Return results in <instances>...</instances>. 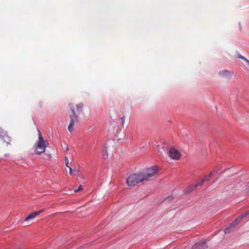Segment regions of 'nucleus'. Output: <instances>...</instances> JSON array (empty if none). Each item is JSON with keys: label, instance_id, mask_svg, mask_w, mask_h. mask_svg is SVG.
Segmentation results:
<instances>
[{"label": "nucleus", "instance_id": "4be33fe9", "mask_svg": "<svg viewBox=\"0 0 249 249\" xmlns=\"http://www.w3.org/2000/svg\"><path fill=\"white\" fill-rule=\"evenodd\" d=\"M74 172H77L76 170H74Z\"/></svg>", "mask_w": 249, "mask_h": 249}, {"label": "nucleus", "instance_id": "20e7f679", "mask_svg": "<svg viewBox=\"0 0 249 249\" xmlns=\"http://www.w3.org/2000/svg\"><path fill=\"white\" fill-rule=\"evenodd\" d=\"M70 122L68 127V129L69 132H71L73 130V126L74 125V122H79V119L77 115L76 114L70 115Z\"/></svg>", "mask_w": 249, "mask_h": 249}, {"label": "nucleus", "instance_id": "a211bd4d", "mask_svg": "<svg viewBox=\"0 0 249 249\" xmlns=\"http://www.w3.org/2000/svg\"><path fill=\"white\" fill-rule=\"evenodd\" d=\"M239 58L242 59V60H244L245 62H246V60H248L246 57L241 55H239Z\"/></svg>", "mask_w": 249, "mask_h": 249}, {"label": "nucleus", "instance_id": "412c9836", "mask_svg": "<svg viewBox=\"0 0 249 249\" xmlns=\"http://www.w3.org/2000/svg\"><path fill=\"white\" fill-rule=\"evenodd\" d=\"M66 149L67 151L68 150V146L67 145H66Z\"/></svg>", "mask_w": 249, "mask_h": 249}, {"label": "nucleus", "instance_id": "4468645a", "mask_svg": "<svg viewBox=\"0 0 249 249\" xmlns=\"http://www.w3.org/2000/svg\"><path fill=\"white\" fill-rule=\"evenodd\" d=\"M69 105H70V107L71 111L72 112V114H75V111H74V107L73 105H72V104H70Z\"/></svg>", "mask_w": 249, "mask_h": 249}, {"label": "nucleus", "instance_id": "f03ea898", "mask_svg": "<svg viewBox=\"0 0 249 249\" xmlns=\"http://www.w3.org/2000/svg\"><path fill=\"white\" fill-rule=\"evenodd\" d=\"M37 131L38 132V140L36 143V153L40 154L45 152L47 145L46 142L43 140L40 132L38 129Z\"/></svg>", "mask_w": 249, "mask_h": 249}, {"label": "nucleus", "instance_id": "9d476101", "mask_svg": "<svg viewBox=\"0 0 249 249\" xmlns=\"http://www.w3.org/2000/svg\"><path fill=\"white\" fill-rule=\"evenodd\" d=\"M248 214H249V211L247 212L246 213L241 214L239 216H238L237 218H236L235 220L231 223V225H232L234 224V226H236L237 225V224L238 222H239L243 218L246 216V215Z\"/></svg>", "mask_w": 249, "mask_h": 249}, {"label": "nucleus", "instance_id": "1a4fd4ad", "mask_svg": "<svg viewBox=\"0 0 249 249\" xmlns=\"http://www.w3.org/2000/svg\"><path fill=\"white\" fill-rule=\"evenodd\" d=\"M43 211V210L41 211H39L37 212H36L34 213H31L25 219V221H29L30 220L33 219L37 215L40 214L41 212Z\"/></svg>", "mask_w": 249, "mask_h": 249}, {"label": "nucleus", "instance_id": "f3484780", "mask_svg": "<svg viewBox=\"0 0 249 249\" xmlns=\"http://www.w3.org/2000/svg\"><path fill=\"white\" fill-rule=\"evenodd\" d=\"M81 190H82V187H81V186H80L78 187V188L74 189L73 191H74V193H77V192H78V191H80Z\"/></svg>", "mask_w": 249, "mask_h": 249}, {"label": "nucleus", "instance_id": "f257e3e1", "mask_svg": "<svg viewBox=\"0 0 249 249\" xmlns=\"http://www.w3.org/2000/svg\"><path fill=\"white\" fill-rule=\"evenodd\" d=\"M157 172V167L153 166L138 174H134L129 176L127 178L126 183L129 186H135L141 182L152 178Z\"/></svg>", "mask_w": 249, "mask_h": 249}, {"label": "nucleus", "instance_id": "dca6fc26", "mask_svg": "<svg viewBox=\"0 0 249 249\" xmlns=\"http://www.w3.org/2000/svg\"><path fill=\"white\" fill-rule=\"evenodd\" d=\"M65 164L67 166V167H69L68 164H69V161L68 160V159L67 157H65Z\"/></svg>", "mask_w": 249, "mask_h": 249}, {"label": "nucleus", "instance_id": "ddd939ff", "mask_svg": "<svg viewBox=\"0 0 249 249\" xmlns=\"http://www.w3.org/2000/svg\"><path fill=\"white\" fill-rule=\"evenodd\" d=\"M82 107H83V104L79 103L76 106V107L77 109V110L80 112L81 113L82 112Z\"/></svg>", "mask_w": 249, "mask_h": 249}, {"label": "nucleus", "instance_id": "f8f14e48", "mask_svg": "<svg viewBox=\"0 0 249 249\" xmlns=\"http://www.w3.org/2000/svg\"><path fill=\"white\" fill-rule=\"evenodd\" d=\"M235 226H234V225H231V224L230 225V226L229 227H227L226 228L225 230H224V232L227 234V233H228L230 232V229L231 228L233 227H235Z\"/></svg>", "mask_w": 249, "mask_h": 249}, {"label": "nucleus", "instance_id": "aec40b11", "mask_svg": "<svg viewBox=\"0 0 249 249\" xmlns=\"http://www.w3.org/2000/svg\"><path fill=\"white\" fill-rule=\"evenodd\" d=\"M246 62L248 65V66H249V60H246Z\"/></svg>", "mask_w": 249, "mask_h": 249}, {"label": "nucleus", "instance_id": "39448f33", "mask_svg": "<svg viewBox=\"0 0 249 249\" xmlns=\"http://www.w3.org/2000/svg\"><path fill=\"white\" fill-rule=\"evenodd\" d=\"M169 156L173 160H178L180 159L181 154L176 149L171 147L169 151Z\"/></svg>", "mask_w": 249, "mask_h": 249}, {"label": "nucleus", "instance_id": "2eb2a0df", "mask_svg": "<svg viewBox=\"0 0 249 249\" xmlns=\"http://www.w3.org/2000/svg\"><path fill=\"white\" fill-rule=\"evenodd\" d=\"M125 116H123L120 118L123 126H124V121H125Z\"/></svg>", "mask_w": 249, "mask_h": 249}, {"label": "nucleus", "instance_id": "7ed1b4c3", "mask_svg": "<svg viewBox=\"0 0 249 249\" xmlns=\"http://www.w3.org/2000/svg\"><path fill=\"white\" fill-rule=\"evenodd\" d=\"M215 174V172L214 171L211 172L209 175L206 176L204 178L202 179L200 182H199L197 184H196L194 189H189L188 190H185V192L186 193H189L191 192L193 190H195V188H196L197 186H201L205 181L209 180L211 177L212 176H213Z\"/></svg>", "mask_w": 249, "mask_h": 249}, {"label": "nucleus", "instance_id": "9b49d317", "mask_svg": "<svg viewBox=\"0 0 249 249\" xmlns=\"http://www.w3.org/2000/svg\"><path fill=\"white\" fill-rule=\"evenodd\" d=\"M109 151L108 146L106 144L105 146V149L103 150V154L104 158H107L108 157V151Z\"/></svg>", "mask_w": 249, "mask_h": 249}, {"label": "nucleus", "instance_id": "423d86ee", "mask_svg": "<svg viewBox=\"0 0 249 249\" xmlns=\"http://www.w3.org/2000/svg\"><path fill=\"white\" fill-rule=\"evenodd\" d=\"M218 74L220 76L225 78L228 80L231 79L232 76L233 75V73L232 71L228 70H223L220 71L218 72Z\"/></svg>", "mask_w": 249, "mask_h": 249}, {"label": "nucleus", "instance_id": "6e6552de", "mask_svg": "<svg viewBox=\"0 0 249 249\" xmlns=\"http://www.w3.org/2000/svg\"><path fill=\"white\" fill-rule=\"evenodd\" d=\"M43 211V210L41 211H39L37 212H36L34 213H31L25 219V221H29L30 220L33 219L37 215L40 214L41 212Z\"/></svg>", "mask_w": 249, "mask_h": 249}, {"label": "nucleus", "instance_id": "0eeeda50", "mask_svg": "<svg viewBox=\"0 0 249 249\" xmlns=\"http://www.w3.org/2000/svg\"><path fill=\"white\" fill-rule=\"evenodd\" d=\"M207 248L208 246L205 241H200L196 243L192 249H206Z\"/></svg>", "mask_w": 249, "mask_h": 249}, {"label": "nucleus", "instance_id": "6ab92c4d", "mask_svg": "<svg viewBox=\"0 0 249 249\" xmlns=\"http://www.w3.org/2000/svg\"><path fill=\"white\" fill-rule=\"evenodd\" d=\"M69 170H70V172H69L70 174L71 175H73V173H72V169L70 167H69Z\"/></svg>", "mask_w": 249, "mask_h": 249}]
</instances>
